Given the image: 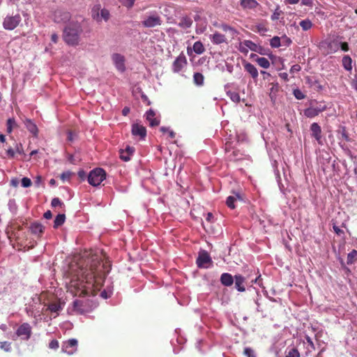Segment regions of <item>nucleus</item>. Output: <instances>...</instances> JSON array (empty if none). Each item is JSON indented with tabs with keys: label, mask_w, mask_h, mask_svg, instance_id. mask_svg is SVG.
<instances>
[{
	"label": "nucleus",
	"mask_w": 357,
	"mask_h": 357,
	"mask_svg": "<svg viewBox=\"0 0 357 357\" xmlns=\"http://www.w3.org/2000/svg\"><path fill=\"white\" fill-rule=\"evenodd\" d=\"M84 263L73 261L69 264L66 271V277L70 279L67 285L68 291L73 294L81 296L86 294L88 289L93 286L95 278V264H91L89 268L88 264L84 266Z\"/></svg>",
	"instance_id": "nucleus-1"
},
{
	"label": "nucleus",
	"mask_w": 357,
	"mask_h": 357,
	"mask_svg": "<svg viewBox=\"0 0 357 357\" xmlns=\"http://www.w3.org/2000/svg\"><path fill=\"white\" fill-rule=\"evenodd\" d=\"M83 30L78 22H71L66 25L63 31V39L68 45L77 46L80 41Z\"/></svg>",
	"instance_id": "nucleus-2"
},
{
	"label": "nucleus",
	"mask_w": 357,
	"mask_h": 357,
	"mask_svg": "<svg viewBox=\"0 0 357 357\" xmlns=\"http://www.w3.org/2000/svg\"><path fill=\"white\" fill-rule=\"evenodd\" d=\"M94 308L92 302L89 300H75L73 304V310L78 314H85Z\"/></svg>",
	"instance_id": "nucleus-3"
},
{
	"label": "nucleus",
	"mask_w": 357,
	"mask_h": 357,
	"mask_svg": "<svg viewBox=\"0 0 357 357\" xmlns=\"http://www.w3.org/2000/svg\"><path fill=\"white\" fill-rule=\"evenodd\" d=\"M106 178L105 172L101 168H96L90 172L88 181L93 186H98Z\"/></svg>",
	"instance_id": "nucleus-4"
},
{
	"label": "nucleus",
	"mask_w": 357,
	"mask_h": 357,
	"mask_svg": "<svg viewBox=\"0 0 357 357\" xmlns=\"http://www.w3.org/2000/svg\"><path fill=\"white\" fill-rule=\"evenodd\" d=\"M22 21L20 14L15 15H7L3 22V27L6 30L12 31L15 29Z\"/></svg>",
	"instance_id": "nucleus-5"
},
{
	"label": "nucleus",
	"mask_w": 357,
	"mask_h": 357,
	"mask_svg": "<svg viewBox=\"0 0 357 357\" xmlns=\"http://www.w3.org/2000/svg\"><path fill=\"white\" fill-rule=\"evenodd\" d=\"M92 17L98 22L102 20L107 21L109 18V12L107 9H100V5H96L92 10Z\"/></svg>",
	"instance_id": "nucleus-6"
},
{
	"label": "nucleus",
	"mask_w": 357,
	"mask_h": 357,
	"mask_svg": "<svg viewBox=\"0 0 357 357\" xmlns=\"http://www.w3.org/2000/svg\"><path fill=\"white\" fill-rule=\"evenodd\" d=\"M212 263L211 257L206 251L202 250L199 252L197 259V264L199 268H208Z\"/></svg>",
	"instance_id": "nucleus-7"
},
{
	"label": "nucleus",
	"mask_w": 357,
	"mask_h": 357,
	"mask_svg": "<svg viewBox=\"0 0 357 357\" xmlns=\"http://www.w3.org/2000/svg\"><path fill=\"white\" fill-rule=\"evenodd\" d=\"M161 22L162 20L158 15L151 14L150 15L144 17V20L142 22V24L144 27L153 28L160 25Z\"/></svg>",
	"instance_id": "nucleus-8"
},
{
	"label": "nucleus",
	"mask_w": 357,
	"mask_h": 357,
	"mask_svg": "<svg viewBox=\"0 0 357 357\" xmlns=\"http://www.w3.org/2000/svg\"><path fill=\"white\" fill-rule=\"evenodd\" d=\"M112 59L115 67L121 73L125 71V58L123 55L118 53L113 54L112 56Z\"/></svg>",
	"instance_id": "nucleus-9"
},
{
	"label": "nucleus",
	"mask_w": 357,
	"mask_h": 357,
	"mask_svg": "<svg viewBox=\"0 0 357 357\" xmlns=\"http://www.w3.org/2000/svg\"><path fill=\"white\" fill-rule=\"evenodd\" d=\"M70 18V13L63 10H56L54 13V21L56 23H64L68 22Z\"/></svg>",
	"instance_id": "nucleus-10"
},
{
	"label": "nucleus",
	"mask_w": 357,
	"mask_h": 357,
	"mask_svg": "<svg viewBox=\"0 0 357 357\" xmlns=\"http://www.w3.org/2000/svg\"><path fill=\"white\" fill-rule=\"evenodd\" d=\"M132 134L139 137L140 139H144L146 135V130L143 126L135 123L132 126Z\"/></svg>",
	"instance_id": "nucleus-11"
},
{
	"label": "nucleus",
	"mask_w": 357,
	"mask_h": 357,
	"mask_svg": "<svg viewBox=\"0 0 357 357\" xmlns=\"http://www.w3.org/2000/svg\"><path fill=\"white\" fill-rule=\"evenodd\" d=\"M312 136L316 139L319 144H322L321 142V129L317 123H313L310 126Z\"/></svg>",
	"instance_id": "nucleus-12"
},
{
	"label": "nucleus",
	"mask_w": 357,
	"mask_h": 357,
	"mask_svg": "<svg viewBox=\"0 0 357 357\" xmlns=\"http://www.w3.org/2000/svg\"><path fill=\"white\" fill-rule=\"evenodd\" d=\"M146 117L151 127L157 126L160 123V120L155 117V112L151 109L146 112Z\"/></svg>",
	"instance_id": "nucleus-13"
},
{
	"label": "nucleus",
	"mask_w": 357,
	"mask_h": 357,
	"mask_svg": "<svg viewBox=\"0 0 357 357\" xmlns=\"http://www.w3.org/2000/svg\"><path fill=\"white\" fill-rule=\"evenodd\" d=\"M45 227L40 222H34L30 225L31 232L38 236H40L44 232Z\"/></svg>",
	"instance_id": "nucleus-14"
},
{
	"label": "nucleus",
	"mask_w": 357,
	"mask_h": 357,
	"mask_svg": "<svg viewBox=\"0 0 357 357\" xmlns=\"http://www.w3.org/2000/svg\"><path fill=\"white\" fill-rule=\"evenodd\" d=\"M135 149L132 146H128L125 150L120 151V158L124 161L130 160V156L134 153Z\"/></svg>",
	"instance_id": "nucleus-15"
},
{
	"label": "nucleus",
	"mask_w": 357,
	"mask_h": 357,
	"mask_svg": "<svg viewBox=\"0 0 357 357\" xmlns=\"http://www.w3.org/2000/svg\"><path fill=\"white\" fill-rule=\"evenodd\" d=\"M63 303H61L60 302H54L48 305L47 310H49L52 313H54V317L59 314V312L63 309Z\"/></svg>",
	"instance_id": "nucleus-16"
},
{
	"label": "nucleus",
	"mask_w": 357,
	"mask_h": 357,
	"mask_svg": "<svg viewBox=\"0 0 357 357\" xmlns=\"http://www.w3.org/2000/svg\"><path fill=\"white\" fill-rule=\"evenodd\" d=\"M24 125L26 128V129L32 133L33 135H37L38 134V128L35 123H33L31 119H25L24 121Z\"/></svg>",
	"instance_id": "nucleus-17"
},
{
	"label": "nucleus",
	"mask_w": 357,
	"mask_h": 357,
	"mask_svg": "<svg viewBox=\"0 0 357 357\" xmlns=\"http://www.w3.org/2000/svg\"><path fill=\"white\" fill-rule=\"evenodd\" d=\"M235 287L238 291L243 292L245 291V289L243 285L245 282V278L241 275H236L235 277Z\"/></svg>",
	"instance_id": "nucleus-18"
},
{
	"label": "nucleus",
	"mask_w": 357,
	"mask_h": 357,
	"mask_svg": "<svg viewBox=\"0 0 357 357\" xmlns=\"http://www.w3.org/2000/svg\"><path fill=\"white\" fill-rule=\"evenodd\" d=\"M220 282L223 285L229 287L234 283V278L231 274L225 273L221 275Z\"/></svg>",
	"instance_id": "nucleus-19"
},
{
	"label": "nucleus",
	"mask_w": 357,
	"mask_h": 357,
	"mask_svg": "<svg viewBox=\"0 0 357 357\" xmlns=\"http://www.w3.org/2000/svg\"><path fill=\"white\" fill-rule=\"evenodd\" d=\"M31 332V326L27 323H24L18 328L16 335H30Z\"/></svg>",
	"instance_id": "nucleus-20"
},
{
	"label": "nucleus",
	"mask_w": 357,
	"mask_h": 357,
	"mask_svg": "<svg viewBox=\"0 0 357 357\" xmlns=\"http://www.w3.org/2000/svg\"><path fill=\"white\" fill-rule=\"evenodd\" d=\"M245 70L250 74L253 79L258 77V70L256 67L250 63H247L244 66Z\"/></svg>",
	"instance_id": "nucleus-21"
},
{
	"label": "nucleus",
	"mask_w": 357,
	"mask_h": 357,
	"mask_svg": "<svg viewBox=\"0 0 357 357\" xmlns=\"http://www.w3.org/2000/svg\"><path fill=\"white\" fill-rule=\"evenodd\" d=\"M344 68L347 71H351L352 69V59L349 55H344L342 60Z\"/></svg>",
	"instance_id": "nucleus-22"
},
{
	"label": "nucleus",
	"mask_w": 357,
	"mask_h": 357,
	"mask_svg": "<svg viewBox=\"0 0 357 357\" xmlns=\"http://www.w3.org/2000/svg\"><path fill=\"white\" fill-rule=\"evenodd\" d=\"M160 130L164 134L167 135V139H174L176 137V132L170 129L169 127H161Z\"/></svg>",
	"instance_id": "nucleus-23"
},
{
	"label": "nucleus",
	"mask_w": 357,
	"mask_h": 357,
	"mask_svg": "<svg viewBox=\"0 0 357 357\" xmlns=\"http://www.w3.org/2000/svg\"><path fill=\"white\" fill-rule=\"evenodd\" d=\"M212 41L215 44H221L226 41V38L225 35L221 34L220 33H215L211 37Z\"/></svg>",
	"instance_id": "nucleus-24"
},
{
	"label": "nucleus",
	"mask_w": 357,
	"mask_h": 357,
	"mask_svg": "<svg viewBox=\"0 0 357 357\" xmlns=\"http://www.w3.org/2000/svg\"><path fill=\"white\" fill-rule=\"evenodd\" d=\"M241 5L244 8H255L258 5L255 0H241Z\"/></svg>",
	"instance_id": "nucleus-25"
},
{
	"label": "nucleus",
	"mask_w": 357,
	"mask_h": 357,
	"mask_svg": "<svg viewBox=\"0 0 357 357\" xmlns=\"http://www.w3.org/2000/svg\"><path fill=\"white\" fill-rule=\"evenodd\" d=\"M271 87L270 89L269 96H270L271 101L274 102L275 101V98H276V93L279 90V86L278 84H271Z\"/></svg>",
	"instance_id": "nucleus-26"
},
{
	"label": "nucleus",
	"mask_w": 357,
	"mask_h": 357,
	"mask_svg": "<svg viewBox=\"0 0 357 357\" xmlns=\"http://www.w3.org/2000/svg\"><path fill=\"white\" fill-rule=\"evenodd\" d=\"M66 216L64 214H59L56 216L54 221V227L58 228L62 225L65 222Z\"/></svg>",
	"instance_id": "nucleus-27"
},
{
	"label": "nucleus",
	"mask_w": 357,
	"mask_h": 357,
	"mask_svg": "<svg viewBox=\"0 0 357 357\" xmlns=\"http://www.w3.org/2000/svg\"><path fill=\"white\" fill-rule=\"evenodd\" d=\"M193 50L195 53L200 54L204 52L205 49L203 44L200 41H197L193 45Z\"/></svg>",
	"instance_id": "nucleus-28"
},
{
	"label": "nucleus",
	"mask_w": 357,
	"mask_h": 357,
	"mask_svg": "<svg viewBox=\"0 0 357 357\" xmlns=\"http://www.w3.org/2000/svg\"><path fill=\"white\" fill-rule=\"evenodd\" d=\"M357 260V250H353L347 255V264H352Z\"/></svg>",
	"instance_id": "nucleus-29"
},
{
	"label": "nucleus",
	"mask_w": 357,
	"mask_h": 357,
	"mask_svg": "<svg viewBox=\"0 0 357 357\" xmlns=\"http://www.w3.org/2000/svg\"><path fill=\"white\" fill-rule=\"evenodd\" d=\"M256 61L264 68H268L270 66L268 60L264 57H257V59H256Z\"/></svg>",
	"instance_id": "nucleus-30"
},
{
	"label": "nucleus",
	"mask_w": 357,
	"mask_h": 357,
	"mask_svg": "<svg viewBox=\"0 0 357 357\" xmlns=\"http://www.w3.org/2000/svg\"><path fill=\"white\" fill-rule=\"evenodd\" d=\"M192 23V20L190 17L185 16L182 17L181 22H180V26L188 28L191 26Z\"/></svg>",
	"instance_id": "nucleus-31"
},
{
	"label": "nucleus",
	"mask_w": 357,
	"mask_h": 357,
	"mask_svg": "<svg viewBox=\"0 0 357 357\" xmlns=\"http://www.w3.org/2000/svg\"><path fill=\"white\" fill-rule=\"evenodd\" d=\"M243 44L253 52L258 51L257 45L251 40H245L243 42Z\"/></svg>",
	"instance_id": "nucleus-32"
},
{
	"label": "nucleus",
	"mask_w": 357,
	"mask_h": 357,
	"mask_svg": "<svg viewBox=\"0 0 357 357\" xmlns=\"http://www.w3.org/2000/svg\"><path fill=\"white\" fill-rule=\"evenodd\" d=\"M300 26L302 27L303 31H307L312 26V23L309 20H305L300 22Z\"/></svg>",
	"instance_id": "nucleus-33"
},
{
	"label": "nucleus",
	"mask_w": 357,
	"mask_h": 357,
	"mask_svg": "<svg viewBox=\"0 0 357 357\" xmlns=\"http://www.w3.org/2000/svg\"><path fill=\"white\" fill-rule=\"evenodd\" d=\"M270 45L273 48H278L281 45L280 38L278 36H274L270 42Z\"/></svg>",
	"instance_id": "nucleus-34"
},
{
	"label": "nucleus",
	"mask_w": 357,
	"mask_h": 357,
	"mask_svg": "<svg viewBox=\"0 0 357 357\" xmlns=\"http://www.w3.org/2000/svg\"><path fill=\"white\" fill-rule=\"evenodd\" d=\"M194 81L197 85H202L204 81L203 75L199 73H195L194 74Z\"/></svg>",
	"instance_id": "nucleus-35"
},
{
	"label": "nucleus",
	"mask_w": 357,
	"mask_h": 357,
	"mask_svg": "<svg viewBox=\"0 0 357 357\" xmlns=\"http://www.w3.org/2000/svg\"><path fill=\"white\" fill-rule=\"evenodd\" d=\"M236 201V198L234 196H229L227 197L226 204L230 208H234V202Z\"/></svg>",
	"instance_id": "nucleus-36"
},
{
	"label": "nucleus",
	"mask_w": 357,
	"mask_h": 357,
	"mask_svg": "<svg viewBox=\"0 0 357 357\" xmlns=\"http://www.w3.org/2000/svg\"><path fill=\"white\" fill-rule=\"evenodd\" d=\"M16 125L15 121L14 119H9L7 121V131L8 132H11L13 128Z\"/></svg>",
	"instance_id": "nucleus-37"
},
{
	"label": "nucleus",
	"mask_w": 357,
	"mask_h": 357,
	"mask_svg": "<svg viewBox=\"0 0 357 357\" xmlns=\"http://www.w3.org/2000/svg\"><path fill=\"white\" fill-rule=\"evenodd\" d=\"M285 357H300V354L295 348L291 349Z\"/></svg>",
	"instance_id": "nucleus-38"
},
{
	"label": "nucleus",
	"mask_w": 357,
	"mask_h": 357,
	"mask_svg": "<svg viewBox=\"0 0 357 357\" xmlns=\"http://www.w3.org/2000/svg\"><path fill=\"white\" fill-rule=\"evenodd\" d=\"M21 183H22V187L24 188H29L31 185V181L30 178H27V177H24L22 178V181H21Z\"/></svg>",
	"instance_id": "nucleus-39"
},
{
	"label": "nucleus",
	"mask_w": 357,
	"mask_h": 357,
	"mask_svg": "<svg viewBox=\"0 0 357 357\" xmlns=\"http://www.w3.org/2000/svg\"><path fill=\"white\" fill-rule=\"evenodd\" d=\"M294 95L298 100H302L305 98V96L302 91L298 89L294 90Z\"/></svg>",
	"instance_id": "nucleus-40"
},
{
	"label": "nucleus",
	"mask_w": 357,
	"mask_h": 357,
	"mask_svg": "<svg viewBox=\"0 0 357 357\" xmlns=\"http://www.w3.org/2000/svg\"><path fill=\"white\" fill-rule=\"evenodd\" d=\"M72 173L70 172H65L61 174V179L65 182L70 178Z\"/></svg>",
	"instance_id": "nucleus-41"
},
{
	"label": "nucleus",
	"mask_w": 357,
	"mask_h": 357,
	"mask_svg": "<svg viewBox=\"0 0 357 357\" xmlns=\"http://www.w3.org/2000/svg\"><path fill=\"white\" fill-rule=\"evenodd\" d=\"M230 98L234 102H238L240 101V96L238 93L232 92L229 94Z\"/></svg>",
	"instance_id": "nucleus-42"
},
{
	"label": "nucleus",
	"mask_w": 357,
	"mask_h": 357,
	"mask_svg": "<svg viewBox=\"0 0 357 357\" xmlns=\"http://www.w3.org/2000/svg\"><path fill=\"white\" fill-rule=\"evenodd\" d=\"M121 2L128 8H131L135 3V0H120Z\"/></svg>",
	"instance_id": "nucleus-43"
},
{
	"label": "nucleus",
	"mask_w": 357,
	"mask_h": 357,
	"mask_svg": "<svg viewBox=\"0 0 357 357\" xmlns=\"http://www.w3.org/2000/svg\"><path fill=\"white\" fill-rule=\"evenodd\" d=\"M243 354L248 356V357H256L254 354H253V351L252 350V349L249 348V347H247V348H245L244 349V351H243Z\"/></svg>",
	"instance_id": "nucleus-44"
},
{
	"label": "nucleus",
	"mask_w": 357,
	"mask_h": 357,
	"mask_svg": "<svg viewBox=\"0 0 357 357\" xmlns=\"http://www.w3.org/2000/svg\"><path fill=\"white\" fill-rule=\"evenodd\" d=\"M257 31L261 33L262 36L265 35V32L268 31V29L263 25H257Z\"/></svg>",
	"instance_id": "nucleus-45"
},
{
	"label": "nucleus",
	"mask_w": 357,
	"mask_h": 357,
	"mask_svg": "<svg viewBox=\"0 0 357 357\" xmlns=\"http://www.w3.org/2000/svg\"><path fill=\"white\" fill-rule=\"evenodd\" d=\"M316 114L317 112L312 109H307L305 111V115L307 117H312Z\"/></svg>",
	"instance_id": "nucleus-46"
},
{
	"label": "nucleus",
	"mask_w": 357,
	"mask_h": 357,
	"mask_svg": "<svg viewBox=\"0 0 357 357\" xmlns=\"http://www.w3.org/2000/svg\"><path fill=\"white\" fill-rule=\"evenodd\" d=\"M51 204L53 207H56L62 204L61 200L59 198H54L52 200Z\"/></svg>",
	"instance_id": "nucleus-47"
},
{
	"label": "nucleus",
	"mask_w": 357,
	"mask_h": 357,
	"mask_svg": "<svg viewBox=\"0 0 357 357\" xmlns=\"http://www.w3.org/2000/svg\"><path fill=\"white\" fill-rule=\"evenodd\" d=\"M334 231L339 236L344 234L343 230L340 229L335 224L333 226Z\"/></svg>",
	"instance_id": "nucleus-48"
},
{
	"label": "nucleus",
	"mask_w": 357,
	"mask_h": 357,
	"mask_svg": "<svg viewBox=\"0 0 357 357\" xmlns=\"http://www.w3.org/2000/svg\"><path fill=\"white\" fill-rule=\"evenodd\" d=\"M280 13H281V11H278V9H276L275 10V12L273 13V14L272 15L271 19L273 20H278L279 18L280 15Z\"/></svg>",
	"instance_id": "nucleus-49"
},
{
	"label": "nucleus",
	"mask_w": 357,
	"mask_h": 357,
	"mask_svg": "<svg viewBox=\"0 0 357 357\" xmlns=\"http://www.w3.org/2000/svg\"><path fill=\"white\" fill-rule=\"evenodd\" d=\"M340 47L342 50L344 52H347L349 50V45L346 42L341 43Z\"/></svg>",
	"instance_id": "nucleus-50"
},
{
	"label": "nucleus",
	"mask_w": 357,
	"mask_h": 357,
	"mask_svg": "<svg viewBox=\"0 0 357 357\" xmlns=\"http://www.w3.org/2000/svg\"><path fill=\"white\" fill-rule=\"evenodd\" d=\"M43 217L47 219V220H50L52 218V212L50 211H47L44 215H43Z\"/></svg>",
	"instance_id": "nucleus-51"
},
{
	"label": "nucleus",
	"mask_w": 357,
	"mask_h": 357,
	"mask_svg": "<svg viewBox=\"0 0 357 357\" xmlns=\"http://www.w3.org/2000/svg\"><path fill=\"white\" fill-rule=\"evenodd\" d=\"M301 70V66L298 64H296V65H294L291 68V73H294V72H298Z\"/></svg>",
	"instance_id": "nucleus-52"
},
{
	"label": "nucleus",
	"mask_w": 357,
	"mask_h": 357,
	"mask_svg": "<svg viewBox=\"0 0 357 357\" xmlns=\"http://www.w3.org/2000/svg\"><path fill=\"white\" fill-rule=\"evenodd\" d=\"M177 68H178V56L176 57L174 62V70L175 72H177Z\"/></svg>",
	"instance_id": "nucleus-53"
},
{
	"label": "nucleus",
	"mask_w": 357,
	"mask_h": 357,
	"mask_svg": "<svg viewBox=\"0 0 357 357\" xmlns=\"http://www.w3.org/2000/svg\"><path fill=\"white\" fill-rule=\"evenodd\" d=\"M59 36L56 33H52L51 36V40L53 43H56L58 41Z\"/></svg>",
	"instance_id": "nucleus-54"
},
{
	"label": "nucleus",
	"mask_w": 357,
	"mask_h": 357,
	"mask_svg": "<svg viewBox=\"0 0 357 357\" xmlns=\"http://www.w3.org/2000/svg\"><path fill=\"white\" fill-rule=\"evenodd\" d=\"M282 38L284 40V43L286 45H289L291 43V40L289 38L287 37L286 36H283Z\"/></svg>",
	"instance_id": "nucleus-55"
},
{
	"label": "nucleus",
	"mask_w": 357,
	"mask_h": 357,
	"mask_svg": "<svg viewBox=\"0 0 357 357\" xmlns=\"http://www.w3.org/2000/svg\"><path fill=\"white\" fill-rule=\"evenodd\" d=\"M302 4L304 6H311L312 4V0H302Z\"/></svg>",
	"instance_id": "nucleus-56"
},
{
	"label": "nucleus",
	"mask_w": 357,
	"mask_h": 357,
	"mask_svg": "<svg viewBox=\"0 0 357 357\" xmlns=\"http://www.w3.org/2000/svg\"><path fill=\"white\" fill-rule=\"evenodd\" d=\"M7 153H8V155L10 157H11V158L14 157V155H15V151H14V150H13V149H11V148H10V149H8L7 150Z\"/></svg>",
	"instance_id": "nucleus-57"
},
{
	"label": "nucleus",
	"mask_w": 357,
	"mask_h": 357,
	"mask_svg": "<svg viewBox=\"0 0 357 357\" xmlns=\"http://www.w3.org/2000/svg\"><path fill=\"white\" fill-rule=\"evenodd\" d=\"M257 50H258V51H255L256 52H258L260 54H266L264 52V49L262 47L257 45Z\"/></svg>",
	"instance_id": "nucleus-58"
},
{
	"label": "nucleus",
	"mask_w": 357,
	"mask_h": 357,
	"mask_svg": "<svg viewBox=\"0 0 357 357\" xmlns=\"http://www.w3.org/2000/svg\"><path fill=\"white\" fill-rule=\"evenodd\" d=\"M10 185L13 187H17L18 185V181L17 179H12L10 181Z\"/></svg>",
	"instance_id": "nucleus-59"
},
{
	"label": "nucleus",
	"mask_w": 357,
	"mask_h": 357,
	"mask_svg": "<svg viewBox=\"0 0 357 357\" xmlns=\"http://www.w3.org/2000/svg\"><path fill=\"white\" fill-rule=\"evenodd\" d=\"M129 111H130L129 108H128V107H125V108H123V110H122V113H123V114L124 116H126V115H127V114H128V113L129 112Z\"/></svg>",
	"instance_id": "nucleus-60"
},
{
	"label": "nucleus",
	"mask_w": 357,
	"mask_h": 357,
	"mask_svg": "<svg viewBox=\"0 0 357 357\" xmlns=\"http://www.w3.org/2000/svg\"><path fill=\"white\" fill-rule=\"evenodd\" d=\"M101 296L107 298L109 296L107 295V293L105 291L101 292Z\"/></svg>",
	"instance_id": "nucleus-61"
},
{
	"label": "nucleus",
	"mask_w": 357,
	"mask_h": 357,
	"mask_svg": "<svg viewBox=\"0 0 357 357\" xmlns=\"http://www.w3.org/2000/svg\"><path fill=\"white\" fill-rule=\"evenodd\" d=\"M17 151L19 153H22L23 150H22V145L20 144V146L18 145H17Z\"/></svg>",
	"instance_id": "nucleus-62"
},
{
	"label": "nucleus",
	"mask_w": 357,
	"mask_h": 357,
	"mask_svg": "<svg viewBox=\"0 0 357 357\" xmlns=\"http://www.w3.org/2000/svg\"><path fill=\"white\" fill-rule=\"evenodd\" d=\"M287 2L290 4H295L298 3L299 0H287Z\"/></svg>",
	"instance_id": "nucleus-63"
},
{
	"label": "nucleus",
	"mask_w": 357,
	"mask_h": 357,
	"mask_svg": "<svg viewBox=\"0 0 357 357\" xmlns=\"http://www.w3.org/2000/svg\"><path fill=\"white\" fill-rule=\"evenodd\" d=\"M212 218H213V214L211 213H208L207 214L206 220L210 221Z\"/></svg>",
	"instance_id": "nucleus-64"
}]
</instances>
